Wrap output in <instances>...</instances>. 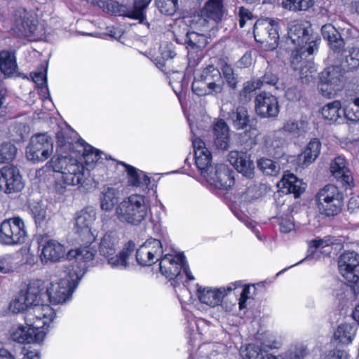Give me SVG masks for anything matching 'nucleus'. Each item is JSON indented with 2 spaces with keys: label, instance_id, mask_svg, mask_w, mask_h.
Listing matches in <instances>:
<instances>
[{
  "label": "nucleus",
  "instance_id": "44",
  "mask_svg": "<svg viewBox=\"0 0 359 359\" xmlns=\"http://www.w3.org/2000/svg\"><path fill=\"white\" fill-rule=\"evenodd\" d=\"M257 168L265 175L276 176L280 172L279 164L267 158H260L257 161Z\"/></svg>",
  "mask_w": 359,
  "mask_h": 359
},
{
  "label": "nucleus",
  "instance_id": "41",
  "mask_svg": "<svg viewBox=\"0 0 359 359\" xmlns=\"http://www.w3.org/2000/svg\"><path fill=\"white\" fill-rule=\"evenodd\" d=\"M308 123L304 120L297 121L294 118L286 120L279 129L284 135L287 133L293 137H299L307 131Z\"/></svg>",
  "mask_w": 359,
  "mask_h": 359
},
{
  "label": "nucleus",
  "instance_id": "42",
  "mask_svg": "<svg viewBox=\"0 0 359 359\" xmlns=\"http://www.w3.org/2000/svg\"><path fill=\"white\" fill-rule=\"evenodd\" d=\"M321 142L317 138H313L306 145L301 156L304 165H309L313 163L320 154Z\"/></svg>",
  "mask_w": 359,
  "mask_h": 359
},
{
  "label": "nucleus",
  "instance_id": "1",
  "mask_svg": "<svg viewBox=\"0 0 359 359\" xmlns=\"http://www.w3.org/2000/svg\"><path fill=\"white\" fill-rule=\"evenodd\" d=\"M52 167L55 175V190L64 194L69 186L82 185L87 179L88 172L81 163L67 156L52 158Z\"/></svg>",
  "mask_w": 359,
  "mask_h": 359
},
{
  "label": "nucleus",
  "instance_id": "36",
  "mask_svg": "<svg viewBox=\"0 0 359 359\" xmlns=\"http://www.w3.org/2000/svg\"><path fill=\"white\" fill-rule=\"evenodd\" d=\"M227 121L237 130H245L250 124V117L248 109L242 106L228 112Z\"/></svg>",
  "mask_w": 359,
  "mask_h": 359
},
{
  "label": "nucleus",
  "instance_id": "26",
  "mask_svg": "<svg viewBox=\"0 0 359 359\" xmlns=\"http://www.w3.org/2000/svg\"><path fill=\"white\" fill-rule=\"evenodd\" d=\"M81 246L74 251L69 253V257H74L75 260L72 264L71 269L79 271L82 266L84 267L85 272L89 263L92 262L95 255V250L90 247L91 244H86L83 242H79Z\"/></svg>",
  "mask_w": 359,
  "mask_h": 359
},
{
  "label": "nucleus",
  "instance_id": "31",
  "mask_svg": "<svg viewBox=\"0 0 359 359\" xmlns=\"http://www.w3.org/2000/svg\"><path fill=\"white\" fill-rule=\"evenodd\" d=\"M76 148L74 151L82 154L84 160V163L87 166V168H84V170L88 172L87 177L89 175V169L93 168L94 163L98 162L101 158V154L100 150L96 149L90 144H87L83 140H78L76 141Z\"/></svg>",
  "mask_w": 359,
  "mask_h": 359
},
{
  "label": "nucleus",
  "instance_id": "4",
  "mask_svg": "<svg viewBox=\"0 0 359 359\" xmlns=\"http://www.w3.org/2000/svg\"><path fill=\"white\" fill-rule=\"evenodd\" d=\"M148 209L144 195L132 194L117 205L116 214L121 222L137 226L146 219Z\"/></svg>",
  "mask_w": 359,
  "mask_h": 359
},
{
  "label": "nucleus",
  "instance_id": "56",
  "mask_svg": "<svg viewBox=\"0 0 359 359\" xmlns=\"http://www.w3.org/2000/svg\"><path fill=\"white\" fill-rule=\"evenodd\" d=\"M268 34V43L275 47L278 45L279 34L278 32V23L274 20H271L269 25L266 27Z\"/></svg>",
  "mask_w": 359,
  "mask_h": 359
},
{
  "label": "nucleus",
  "instance_id": "22",
  "mask_svg": "<svg viewBox=\"0 0 359 359\" xmlns=\"http://www.w3.org/2000/svg\"><path fill=\"white\" fill-rule=\"evenodd\" d=\"M179 255L173 257L172 255L165 254L160 259L159 266L161 273L170 280H173L175 283H172L174 287L175 283L182 281L181 263L178 260Z\"/></svg>",
  "mask_w": 359,
  "mask_h": 359
},
{
  "label": "nucleus",
  "instance_id": "52",
  "mask_svg": "<svg viewBox=\"0 0 359 359\" xmlns=\"http://www.w3.org/2000/svg\"><path fill=\"white\" fill-rule=\"evenodd\" d=\"M9 308L13 313H20L24 311H27L30 305L28 304L26 298L20 291L18 296L11 302Z\"/></svg>",
  "mask_w": 359,
  "mask_h": 359
},
{
  "label": "nucleus",
  "instance_id": "15",
  "mask_svg": "<svg viewBox=\"0 0 359 359\" xmlns=\"http://www.w3.org/2000/svg\"><path fill=\"white\" fill-rule=\"evenodd\" d=\"M55 317V312L48 304L43 302L31 306L26 312L25 321L28 326H32L36 330L42 328L48 323L53 320Z\"/></svg>",
  "mask_w": 359,
  "mask_h": 359
},
{
  "label": "nucleus",
  "instance_id": "60",
  "mask_svg": "<svg viewBox=\"0 0 359 359\" xmlns=\"http://www.w3.org/2000/svg\"><path fill=\"white\" fill-rule=\"evenodd\" d=\"M239 17V25L241 27H243L248 20L252 19V13L247 8L241 6L238 11Z\"/></svg>",
  "mask_w": 359,
  "mask_h": 359
},
{
  "label": "nucleus",
  "instance_id": "18",
  "mask_svg": "<svg viewBox=\"0 0 359 359\" xmlns=\"http://www.w3.org/2000/svg\"><path fill=\"white\" fill-rule=\"evenodd\" d=\"M339 271L349 283H356L359 280V255L354 251H347L339 257Z\"/></svg>",
  "mask_w": 359,
  "mask_h": 359
},
{
  "label": "nucleus",
  "instance_id": "50",
  "mask_svg": "<svg viewBox=\"0 0 359 359\" xmlns=\"http://www.w3.org/2000/svg\"><path fill=\"white\" fill-rule=\"evenodd\" d=\"M159 11L164 15H173L178 7L177 0H155Z\"/></svg>",
  "mask_w": 359,
  "mask_h": 359
},
{
  "label": "nucleus",
  "instance_id": "38",
  "mask_svg": "<svg viewBox=\"0 0 359 359\" xmlns=\"http://www.w3.org/2000/svg\"><path fill=\"white\" fill-rule=\"evenodd\" d=\"M321 32L323 38L328 41L330 48L334 52L339 53L344 46V39L339 32L331 24L322 27Z\"/></svg>",
  "mask_w": 359,
  "mask_h": 359
},
{
  "label": "nucleus",
  "instance_id": "9",
  "mask_svg": "<svg viewBox=\"0 0 359 359\" xmlns=\"http://www.w3.org/2000/svg\"><path fill=\"white\" fill-rule=\"evenodd\" d=\"M321 114L330 124L342 120V114L350 121H359V97L355 98L344 109H341L340 101L327 103L322 108Z\"/></svg>",
  "mask_w": 359,
  "mask_h": 359
},
{
  "label": "nucleus",
  "instance_id": "53",
  "mask_svg": "<svg viewBox=\"0 0 359 359\" xmlns=\"http://www.w3.org/2000/svg\"><path fill=\"white\" fill-rule=\"evenodd\" d=\"M48 64H42L39 70L32 73L33 81L41 88L47 87Z\"/></svg>",
  "mask_w": 359,
  "mask_h": 359
},
{
  "label": "nucleus",
  "instance_id": "12",
  "mask_svg": "<svg viewBox=\"0 0 359 359\" xmlns=\"http://www.w3.org/2000/svg\"><path fill=\"white\" fill-rule=\"evenodd\" d=\"M96 219V212L92 208L81 210L75 218L74 231L76 241L86 244H92L96 236L92 231V225Z\"/></svg>",
  "mask_w": 359,
  "mask_h": 359
},
{
  "label": "nucleus",
  "instance_id": "47",
  "mask_svg": "<svg viewBox=\"0 0 359 359\" xmlns=\"http://www.w3.org/2000/svg\"><path fill=\"white\" fill-rule=\"evenodd\" d=\"M259 88V84L255 81L245 82L238 94L239 102L243 104L248 103L252 98V93Z\"/></svg>",
  "mask_w": 359,
  "mask_h": 359
},
{
  "label": "nucleus",
  "instance_id": "30",
  "mask_svg": "<svg viewBox=\"0 0 359 359\" xmlns=\"http://www.w3.org/2000/svg\"><path fill=\"white\" fill-rule=\"evenodd\" d=\"M65 253L63 245L55 240L50 239L42 245L40 258L43 263L56 262L64 257Z\"/></svg>",
  "mask_w": 359,
  "mask_h": 359
},
{
  "label": "nucleus",
  "instance_id": "6",
  "mask_svg": "<svg viewBox=\"0 0 359 359\" xmlns=\"http://www.w3.org/2000/svg\"><path fill=\"white\" fill-rule=\"evenodd\" d=\"M84 269L83 266L79 271H74V268L69 269L66 278H62L58 282H52L49 287H46V298L49 302L53 304H59L68 300L85 274Z\"/></svg>",
  "mask_w": 359,
  "mask_h": 359
},
{
  "label": "nucleus",
  "instance_id": "51",
  "mask_svg": "<svg viewBox=\"0 0 359 359\" xmlns=\"http://www.w3.org/2000/svg\"><path fill=\"white\" fill-rule=\"evenodd\" d=\"M30 210L36 224L38 226L42 225L47 217L46 206L42 203H37L33 204Z\"/></svg>",
  "mask_w": 359,
  "mask_h": 359
},
{
  "label": "nucleus",
  "instance_id": "59",
  "mask_svg": "<svg viewBox=\"0 0 359 359\" xmlns=\"http://www.w3.org/2000/svg\"><path fill=\"white\" fill-rule=\"evenodd\" d=\"M300 69V74L302 76H304L305 79V81H309L311 79L313 76V73L316 72V69L314 67L313 64L309 62V67H307V65L305 67H303L301 65L300 67H295L294 69ZM303 79V77H302Z\"/></svg>",
  "mask_w": 359,
  "mask_h": 359
},
{
  "label": "nucleus",
  "instance_id": "39",
  "mask_svg": "<svg viewBox=\"0 0 359 359\" xmlns=\"http://www.w3.org/2000/svg\"><path fill=\"white\" fill-rule=\"evenodd\" d=\"M18 65L15 54L12 52L0 51V71L6 77H10L16 73Z\"/></svg>",
  "mask_w": 359,
  "mask_h": 359
},
{
  "label": "nucleus",
  "instance_id": "3",
  "mask_svg": "<svg viewBox=\"0 0 359 359\" xmlns=\"http://www.w3.org/2000/svg\"><path fill=\"white\" fill-rule=\"evenodd\" d=\"M134 242L128 241L123 250L116 254L118 248V238L113 232L106 233L99 245L100 254L107 259L108 264L114 269H126L128 266V259L135 250Z\"/></svg>",
  "mask_w": 359,
  "mask_h": 359
},
{
  "label": "nucleus",
  "instance_id": "17",
  "mask_svg": "<svg viewBox=\"0 0 359 359\" xmlns=\"http://www.w3.org/2000/svg\"><path fill=\"white\" fill-rule=\"evenodd\" d=\"M24 188L22 176L18 168L6 165L0 169V191L11 194L21 191Z\"/></svg>",
  "mask_w": 359,
  "mask_h": 359
},
{
  "label": "nucleus",
  "instance_id": "7",
  "mask_svg": "<svg viewBox=\"0 0 359 359\" xmlns=\"http://www.w3.org/2000/svg\"><path fill=\"white\" fill-rule=\"evenodd\" d=\"M151 1V0H134L132 9L115 0H100L97 5L104 12L138 20L142 22L146 18L145 10Z\"/></svg>",
  "mask_w": 359,
  "mask_h": 359
},
{
  "label": "nucleus",
  "instance_id": "33",
  "mask_svg": "<svg viewBox=\"0 0 359 359\" xmlns=\"http://www.w3.org/2000/svg\"><path fill=\"white\" fill-rule=\"evenodd\" d=\"M201 13L206 20H212L216 23L219 22L224 13L223 0H208L201 8Z\"/></svg>",
  "mask_w": 359,
  "mask_h": 359
},
{
  "label": "nucleus",
  "instance_id": "43",
  "mask_svg": "<svg viewBox=\"0 0 359 359\" xmlns=\"http://www.w3.org/2000/svg\"><path fill=\"white\" fill-rule=\"evenodd\" d=\"M344 61L342 62L344 68L353 71L359 68V48H352L343 53Z\"/></svg>",
  "mask_w": 359,
  "mask_h": 359
},
{
  "label": "nucleus",
  "instance_id": "32",
  "mask_svg": "<svg viewBox=\"0 0 359 359\" xmlns=\"http://www.w3.org/2000/svg\"><path fill=\"white\" fill-rule=\"evenodd\" d=\"M118 164L125 167L128 175V182L130 186L147 189L151 183V179L146 173L136 168L120 161Z\"/></svg>",
  "mask_w": 359,
  "mask_h": 359
},
{
  "label": "nucleus",
  "instance_id": "45",
  "mask_svg": "<svg viewBox=\"0 0 359 359\" xmlns=\"http://www.w3.org/2000/svg\"><path fill=\"white\" fill-rule=\"evenodd\" d=\"M116 202L115 189L110 187L104 189L100 197L101 208L106 211L111 210Z\"/></svg>",
  "mask_w": 359,
  "mask_h": 359
},
{
  "label": "nucleus",
  "instance_id": "54",
  "mask_svg": "<svg viewBox=\"0 0 359 359\" xmlns=\"http://www.w3.org/2000/svg\"><path fill=\"white\" fill-rule=\"evenodd\" d=\"M12 132L15 133V135L13 134L14 140L23 141L29 133V127L23 123H16L13 126Z\"/></svg>",
  "mask_w": 359,
  "mask_h": 359
},
{
  "label": "nucleus",
  "instance_id": "5",
  "mask_svg": "<svg viewBox=\"0 0 359 359\" xmlns=\"http://www.w3.org/2000/svg\"><path fill=\"white\" fill-rule=\"evenodd\" d=\"M224 84L219 69L213 65H209L196 74L191 89L198 96H215L222 93Z\"/></svg>",
  "mask_w": 359,
  "mask_h": 359
},
{
  "label": "nucleus",
  "instance_id": "61",
  "mask_svg": "<svg viewBox=\"0 0 359 359\" xmlns=\"http://www.w3.org/2000/svg\"><path fill=\"white\" fill-rule=\"evenodd\" d=\"M325 359H348V354L345 350L334 348L329 351Z\"/></svg>",
  "mask_w": 359,
  "mask_h": 359
},
{
  "label": "nucleus",
  "instance_id": "35",
  "mask_svg": "<svg viewBox=\"0 0 359 359\" xmlns=\"http://www.w3.org/2000/svg\"><path fill=\"white\" fill-rule=\"evenodd\" d=\"M278 187L286 194H293L295 198L299 197L304 191L305 186L302 180H299L294 174L287 172L278 184Z\"/></svg>",
  "mask_w": 359,
  "mask_h": 359
},
{
  "label": "nucleus",
  "instance_id": "63",
  "mask_svg": "<svg viewBox=\"0 0 359 359\" xmlns=\"http://www.w3.org/2000/svg\"><path fill=\"white\" fill-rule=\"evenodd\" d=\"M307 354L306 348L304 346L300 345L295 348L290 353L291 359H302Z\"/></svg>",
  "mask_w": 359,
  "mask_h": 359
},
{
  "label": "nucleus",
  "instance_id": "2",
  "mask_svg": "<svg viewBox=\"0 0 359 359\" xmlns=\"http://www.w3.org/2000/svg\"><path fill=\"white\" fill-rule=\"evenodd\" d=\"M287 35L291 43L295 46L292 53V64L298 65L305 56L312 55L318 50L317 40H311L309 34V25L307 22L294 20L288 27Z\"/></svg>",
  "mask_w": 359,
  "mask_h": 359
},
{
  "label": "nucleus",
  "instance_id": "46",
  "mask_svg": "<svg viewBox=\"0 0 359 359\" xmlns=\"http://www.w3.org/2000/svg\"><path fill=\"white\" fill-rule=\"evenodd\" d=\"M283 8L292 11H307L314 4V0H283Z\"/></svg>",
  "mask_w": 359,
  "mask_h": 359
},
{
  "label": "nucleus",
  "instance_id": "24",
  "mask_svg": "<svg viewBox=\"0 0 359 359\" xmlns=\"http://www.w3.org/2000/svg\"><path fill=\"white\" fill-rule=\"evenodd\" d=\"M330 170L332 175L343 187H351L352 186L353 182L352 174L344 156L335 157L330 163Z\"/></svg>",
  "mask_w": 359,
  "mask_h": 359
},
{
  "label": "nucleus",
  "instance_id": "57",
  "mask_svg": "<svg viewBox=\"0 0 359 359\" xmlns=\"http://www.w3.org/2000/svg\"><path fill=\"white\" fill-rule=\"evenodd\" d=\"M57 142L60 147H65L67 149L75 151L76 148V142L74 143L73 140L66 136L64 131L60 130L56 133Z\"/></svg>",
  "mask_w": 359,
  "mask_h": 359
},
{
  "label": "nucleus",
  "instance_id": "20",
  "mask_svg": "<svg viewBox=\"0 0 359 359\" xmlns=\"http://www.w3.org/2000/svg\"><path fill=\"white\" fill-rule=\"evenodd\" d=\"M233 174L227 165L218 164L205 177L217 189H228L234 184Z\"/></svg>",
  "mask_w": 359,
  "mask_h": 359
},
{
  "label": "nucleus",
  "instance_id": "13",
  "mask_svg": "<svg viewBox=\"0 0 359 359\" xmlns=\"http://www.w3.org/2000/svg\"><path fill=\"white\" fill-rule=\"evenodd\" d=\"M179 43L187 44L190 65H198L203 57V50L208 44V38L203 34L188 32L182 39H176Z\"/></svg>",
  "mask_w": 359,
  "mask_h": 359
},
{
  "label": "nucleus",
  "instance_id": "16",
  "mask_svg": "<svg viewBox=\"0 0 359 359\" xmlns=\"http://www.w3.org/2000/svg\"><path fill=\"white\" fill-rule=\"evenodd\" d=\"M163 246L161 241L156 238L147 239L136 252V260L139 265L146 266L160 261L163 256Z\"/></svg>",
  "mask_w": 359,
  "mask_h": 359
},
{
  "label": "nucleus",
  "instance_id": "11",
  "mask_svg": "<svg viewBox=\"0 0 359 359\" xmlns=\"http://www.w3.org/2000/svg\"><path fill=\"white\" fill-rule=\"evenodd\" d=\"M53 151L52 138L46 133L33 135L26 148V156L28 160L41 162L46 160Z\"/></svg>",
  "mask_w": 359,
  "mask_h": 359
},
{
  "label": "nucleus",
  "instance_id": "55",
  "mask_svg": "<svg viewBox=\"0 0 359 359\" xmlns=\"http://www.w3.org/2000/svg\"><path fill=\"white\" fill-rule=\"evenodd\" d=\"M328 243L326 241H324L323 239L319 240H312L309 243V248L307 250V255L306 257L299 261L298 263L294 264L292 266H290L289 268H291L294 266H296L302 262H303L305 259H309L313 256V255L316 253V250L320 247L327 246Z\"/></svg>",
  "mask_w": 359,
  "mask_h": 359
},
{
  "label": "nucleus",
  "instance_id": "58",
  "mask_svg": "<svg viewBox=\"0 0 359 359\" xmlns=\"http://www.w3.org/2000/svg\"><path fill=\"white\" fill-rule=\"evenodd\" d=\"M256 81L260 88L264 84L276 86L278 81V77L276 74H273L271 69H267L264 74Z\"/></svg>",
  "mask_w": 359,
  "mask_h": 359
},
{
  "label": "nucleus",
  "instance_id": "14",
  "mask_svg": "<svg viewBox=\"0 0 359 359\" xmlns=\"http://www.w3.org/2000/svg\"><path fill=\"white\" fill-rule=\"evenodd\" d=\"M343 69L335 65L330 66L320 73L319 88L324 97H330L342 88Z\"/></svg>",
  "mask_w": 359,
  "mask_h": 359
},
{
  "label": "nucleus",
  "instance_id": "25",
  "mask_svg": "<svg viewBox=\"0 0 359 359\" xmlns=\"http://www.w3.org/2000/svg\"><path fill=\"white\" fill-rule=\"evenodd\" d=\"M228 160L229 163L248 179H252L255 176V165L250 159V155L245 152L231 151L229 154Z\"/></svg>",
  "mask_w": 359,
  "mask_h": 359
},
{
  "label": "nucleus",
  "instance_id": "21",
  "mask_svg": "<svg viewBox=\"0 0 359 359\" xmlns=\"http://www.w3.org/2000/svg\"><path fill=\"white\" fill-rule=\"evenodd\" d=\"M194 151L195 163L203 177L214 170L212 165V154L206 148L204 142L200 138H196L192 141Z\"/></svg>",
  "mask_w": 359,
  "mask_h": 359
},
{
  "label": "nucleus",
  "instance_id": "49",
  "mask_svg": "<svg viewBox=\"0 0 359 359\" xmlns=\"http://www.w3.org/2000/svg\"><path fill=\"white\" fill-rule=\"evenodd\" d=\"M17 149L11 142H4L0 146V162L5 163L13 160L16 156Z\"/></svg>",
  "mask_w": 359,
  "mask_h": 359
},
{
  "label": "nucleus",
  "instance_id": "34",
  "mask_svg": "<svg viewBox=\"0 0 359 359\" xmlns=\"http://www.w3.org/2000/svg\"><path fill=\"white\" fill-rule=\"evenodd\" d=\"M213 144L221 150H226L229 145V128L226 122L220 119L213 126Z\"/></svg>",
  "mask_w": 359,
  "mask_h": 359
},
{
  "label": "nucleus",
  "instance_id": "28",
  "mask_svg": "<svg viewBox=\"0 0 359 359\" xmlns=\"http://www.w3.org/2000/svg\"><path fill=\"white\" fill-rule=\"evenodd\" d=\"M233 285H234V284L227 286L226 288L221 287L219 289L202 287L198 285V297L201 303L215 307L219 305L222 302L226 294V291L230 292L234 289L232 287Z\"/></svg>",
  "mask_w": 359,
  "mask_h": 359
},
{
  "label": "nucleus",
  "instance_id": "23",
  "mask_svg": "<svg viewBox=\"0 0 359 359\" xmlns=\"http://www.w3.org/2000/svg\"><path fill=\"white\" fill-rule=\"evenodd\" d=\"M25 9H18L14 13L13 29L22 37L32 36L36 29V24Z\"/></svg>",
  "mask_w": 359,
  "mask_h": 359
},
{
  "label": "nucleus",
  "instance_id": "40",
  "mask_svg": "<svg viewBox=\"0 0 359 359\" xmlns=\"http://www.w3.org/2000/svg\"><path fill=\"white\" fill-rule=\"evenodd\" d=\"M266 146L269 152L276 157H280L286 146V140L281 131L278 130L273 133L272 136L269 137L266 140Z\"/></svg>",
  "mask_w": 359,
  "mask_h": 359
},
{
  "label": "nucleus",
  "instance_id": "37",
  "mask_svg": "<svg viewBox=\"0 0 359 359\" xmlns=\"http://www.w3.org/2000/svg\"><path fill=\"white\" fill-rule=\"evenodd\" d=\"M358 330V323H344L338 326L334 333L335 341L343 345H348L354 339Z\"/></svg>",
  "mask_w": 359,
  "mask_h": 359
},
{
  "label": "nucleus",
  "instance_id": "8",
  "mask_svg": "<svg viewBox=\"0 0 359 359\" xmlns=\"http://www.w3.org/2000/svg\"><path fill=\"white\" fill-rule=\"evenodd\" d=\"M316 203L321 214L327 217L337 215L343 205V194L336 186L325 185L318 192Z\"/></svg>",
  "mask_w": 359,
  "mask_h": 359
},
{
  "label": "nucleus",
  "instance_id": "27",
  "mask_svg": "<svg viewBox=\"0 0 359 359\" xmlns=\"http://www.w3.org/2000/svg\"><path fill=\"white\" fill-rule=\"evenodd\" d=\"M45 337L46 332L43 330H36L28 325L18 326L11 334L13 340L20 344L40 343Z\"/></svg>",
  "mask_w": 359,
  "mask_h": 359
},
{
  "label": "nucleus",
  "instance_id": "62",
  "mask_svg": "<svg viewBox=\"0 0 359 359\" xmlns=\"http://www.w3.org/2000/svg\"><path fill=\"white\" fill-rule=\"evenodd\" d=\"M286 98L290 101H298L301 97V92L296 86H292L287 89L285 94Z\"/></svg>",
  "mask_w": 359,
  "mask_h": 359
},
{
  "label": "nucleus",
  "instance_id": "10",
  "mask_svg": "<svg viewBox=\"0 0 359 359\" xmlns=\"http://www.w3.org/2000/svg\"><path fill=\"white\" fill-rule=\"evenodd\" d=\"M27 232L23 221L18 217L4 220L0 224V243L16 245L25 242Z\"/></svg>",
  "mask_w": 359,
  "mask_h": 359
},
{
  "label": "nucleus",
  "instance_id": "19",
  "mask_svg": "<svg viewBox=\"0 0 359 359\" xmlns=\"http://www.w3.org/2000/svg\"><path fill=\"white\" fill-rule=\"evenodd\" d=\"M256 113L262 118H274L279 114V104L276 96L261 92L255 100Z\"/></svg>",
  "mask_w": 359,
  "mask_h": 359
},
{
  "label": "nucleus",
  "instance_id": "29",
  "mask_svg": "<svg viewBox=\"0 0 359 359\" xmlns=\"http://www.w3.org/2000/svg\"><path fill=\"white\" fill-rule=\"evenodd\" d=\"M46 286L41 280H31L25 289L20 290L27 299L28 304L31 306L43 302L46 298Z\"/></svg>",
  "mask_w": 359,
  "mask_h": 359
},
{
  "label": "nucleus",
  "instance_id": "48",
  "mask_svg": "<svg viewBox=\"0 0 359 359\" xmlns=\"http://www.w3.org/2000/svg\"><path fill=\"white\" fill-rule=\"evenodd\" d=\"M221 70L227 85L231 88L233 90L236 89L238 83V75L234 72L231 65L226 62H223L221 66Z\"/></svg>",
  "mask_w": 359,
  "mask_h": 359
},
{
  "label": "nucleus",
  "instance_id": "64",
  "mask_svg": "<svg viewBox=\"0 0 359 359\" xmlns=\"http://www.w3.org/2000/svg\"><path fill=\"white\" fill-rule=\"evenodd\" d=\"M245 359H259L260 350L258 347L250 345L246 348Z\"/></svg>",
  "mask_w": 359,
  "mask_h": 359
}]
</instances>
